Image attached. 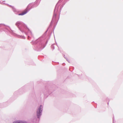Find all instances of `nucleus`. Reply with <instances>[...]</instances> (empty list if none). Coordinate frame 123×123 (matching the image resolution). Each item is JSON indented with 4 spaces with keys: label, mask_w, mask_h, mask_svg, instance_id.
<instances>
[{
    "label": "nucleus",
    "mask_w": 123,
    "mask_h": 123,
    "mask_svg": "<svg viewBox=\"0 0 123 123\" xmlns=\"http://www.w3.org/2000/svg\"><path fill=\"white\" fill-rule=\"evenodd\" d=\"M63 0H59L56 4L54 10V14L52 19L47 31H46L42 37L37 39L34 42L33 41H32V44H33L34 45L35 49L38 51H40L45 47L46 45L44 44L45 42L43 40L44 39L43 38V37H44L46 35L47 32L48 30L51 27L53 22L54 21L55 22L57 20L56 17L57 13V12H58L59 7L60 6V11L65 4V2H64L61 3Z\"/></svg>",
    "instance_id": "f257e3e1"
},
{
    "label": "nucleus",
    "mask_w": 123,
    "mask_h": 123,
    "mask_svg": "<svg viewBox=\"0 0 123 123\" xmlns=\"http://www.w3.org/2000/svg\"><path fill=\"white\" fill-rule=\"evenodd\" d=\"M16 25L19 30L23 33H24L28 36V39L33 37V35L31 32L24 23L20 21H17L15 24Z\"/></svg>",
    "instance_id": "f03ea898"
},
{
    "label": "nucleus",
    "mask_w": 123,
    "mask_h": 123,
    "mask_svg": "<svg viewBox=\"0 0 123 123\" xmlns=\"http://www.w3.org/2000/svg\"><path fill=\"white\" fill-rule=\"evenodd\" d=\"M41 0H36L35 3H30L28 6L22 12L18 14V15L22 16L26 14L31 9L37 6L39 4Z\"/></svg>",
    "instance_id": "7ed1b4c3"
},
{
    "label": "nucleus",
    "mask_w": 123,
    "mask_h": 123,
    "mask_svg": "<svg viewBox=\"0 0 123 123\" xmlns=\"http://www.w3.org/2000/svg\"><path fill=\"white\" fill-rule=\"evenodd\" d=\"M43 110V106L40 105L38 107L37 110L36 114L37 117L38 118H40L42 115V113Z\"/></svg>",
    "instance_id": "20e7f679"
},
{
    "label": "nucleus",
    "mask_w": 123,
    "mask_h": 123,
    "mask_svg": "<svg viewBox=\"0 0 123 123\" xmlns=\"http://www.w3.org/2000/svg\"><path fill=\"white\" fill-rule=\"evenodd\" d=\"M52 92L51 91H48V90H45L44 92V94L45 96L47 97Z\"/></svg>",
    "instance_id": "39448f33"
},
{
    "label": "nucleus",
    "mask_w": 123,
    "mask_h": 123,
    "mask_svg": "<svg viewBox=\"0 0 123 123\" xmlns=\"http://www.w3.org/2000/svg\"><path fill=\"white\" fill-rule=\"evenodd\" d=\"M13 123H27L25 121H16L13 122Z\"/></svg>",
    "instance_id": "423d86ee"
},
{
    "label": "nucleus",
    "mask_w": 123,
    "mask_h": 123,
    "mask_svg": "<svg viewBox=\"0 0 123 123\" xmlns=\"http://www.w3.org/2000/svg\"><path fill=\"white\" fill-rule=\"evenodd\" d=\"M12 9L13 10V12H14L15 13V14H17V13L18 12L17 10L14 7H12Z\"/></svg>",
    "instance_id": "0eeeda50"
},
{
    "label": "nucleus",
    "mask_w": 123,
    "mask_h": 123,
    "mask_svg": "<svg viewBox=\"0 0 123 123\" xmlns=\"http://www.w3.org/2000/svg\"><path fill=\"white\" fill-rule=\"evenodd\" d=\"M7 26L6 25L4 24H0V27H4V26Z\"/></svg>",
    "instance_id": "6e6552de"
},
{
    "label": "nucleus",
    "mask_w": 123,
    "mask_h": 123,
    "mask_svg": "<svg viewBox=\"0 0 123 123\" xmlns=\"http://www.w3.org/2000/svg\"><path fill=\"white\" fill-rule=\"evenodd\" d=\"M5 1H0V3L2 4H5V3L4 2Z\"/></svg>",
    "instance_id": "1a4fd4ad"
},
{
    "label": "nucleus",
    "mask_w": 123,
    "mask_h": 123,
    "mask_svg": "<svg viewBox=\"0 0 123 123\" xmlns=\"http://www.w3.org/2000/svg\"><path fill=\"white\" fill-rule=\"evenodd\" d=\"M51 47L52 49V50H53L54 49H55V47L54 46V45H51Z\"/></svg>",
    "instance_id": "9d476101"
},
{
    "label": "nucleus",
    "mask_w": 123,
    "mask_h": 123,
    "mask_svg": "<svg viewBox=\"0 0 123 123\" xmlns=\"http://www.w3.org/2000/svg\"><path fill=\"white\" fill-rule=\"evenodd\" d=\"M65 55H64V58L66 59V60H67V61H68V62L69 63H70V61L68 59L66 58V57H65Z\"/></svg>",
    "instance_id": "9b49d317"
},
{
    "label": "nucleus",
    "mask_w": 123,
    "mask_h": 123,
    "mask_svg": "<svg viewBox=\"0 0 123 123\" xmlns=\"http://www.w3.org/2000/svg\"><path fill=\"white\" fill-rule=\"evenodd\" d=\"M21 38L23 39H25V37L24 36H20Z\"/></svg>",
    "instance_id": "f8f14e48"
},
{
    "label": "nucleus",
    "mask_w": 123,
    "mask_h": 123,
    "mask_svg": "<svg viewBox=\"0 0 123 123\" xmlns=\"http://www.w3.org/2000/svg\"><path fill=\"white\" fill-rule=\"evenodd\" d=\"M7 5L8 6H10V7H11L12 8V7H14V6H12L11 5H9L8 4H7Z\"/></svg>",
    "instance_id": "ddd939ff"
},
{
    "label": "nucleus",
    "mask_w": 123,
    "mask_h": 123,
    "mask_svg": "<svg viewBox=\"0 0 123 123\" xmlns=\"http://www.w3.org/2000/svg\"><path fill=\"white\" fill-rule=\"evenodd\" d=\"M47 43V42H46V44Z\"/></svg>",
    "instance_id": "4468645a"
},
{
    "label": "nucleus",
    "mask_w": 123,
    "mask_h": 123,
    "mask_svg": "<svg viewBox=\"0 0 123 123\" xmlns=\"http://www.w3.org/2000/svg\"><path fill=\"white\" fill-rule=\"evenodd\" d=\"M8 27H9V26H7Z\"/></svg>",
    "instance_id": "2eb2a0df"
},
{
    "label": "nucleus",
    "mask_w": 123,
    "mask_h": 123,
    "mask_svg": "<svg viewBox=\"0 0 123 123\" xmlns=\"http://www.w3.org/2000/svg\"><path fill=\"white\" fill-rule=\"evenodd\" d=\"M109 104V103H108V105Z\"/></svg>",
    "instance_id": "dca6fc26"
}]
</instances>
